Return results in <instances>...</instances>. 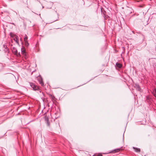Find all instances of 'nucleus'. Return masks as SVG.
I'll return each instance as SVG.
<instances>
[{
    "label": "nucleus",
    "instance_id": "1",
    "mask_svg": "<svg viewBox=\"0 0 156 156\" xmlns=\"http://www.w3.org/2000/svg\"><path fill=\"white\" fill-rule=\"evenodd\" d=\"M30 84L31 87L33 88L34 90H38L40 92H41V90L39 88L38 86L35 84L34 83L32 82L29 83Z\"/></svg>",
    "mask_w": 156,
    "mask_h": 156
},
{
    "label": "nucleus",
    "instance_id": "2",
    "mask_svg": "<svg viewBox=\"0 0 156 156\" xmlns=\"http://www.w3.org/2000/svg\"><path fill=\"white\" fill-rule=\"evenodd\" d=\"M37 79L40 84L41 85V86H44V83L43 81V79L41 76L40 75H39L37 77Z\"/></svg>",
    "mask_w": 156,
    "mask_h": 156
},
{
    "label": "nucleus",
    "instance_id": "3",
    "mask_svg": "<svg viewBox=\"0 0 156 156\" xmlns=\"http://www.w3.org/2000/svg\"><path fill=\"white\" fill-rule=\"evenodd\" d=\"M12 51L15 55L17 56H20V53L18 52L17 50L15 47H13Z\"/></svg>",
    "mask_w": 156,
    "mask_h": 156
},
{
    "label": "nucleus",
    "instance_id": "4",
    "mask_svg": "<svg viewBox=\"0 0 156 156\" xmlns=\"http://www.w3.org/2000/svg\"><path fill=\"white\" fill-rule=\"evenodd\" d=\"M152 101V99L150 96H147L146 97V101L149 104H150Z\"/></svg>",
    "mask_w": 156,
    "mask_h": 156
},
{
    "label": "nucleus",
    "instance_id": "5",
    "mask_svg": "<svg viewBox=\"0 0 156 156\" xmlns=\"http://www.w3.org/2000/svg\"><path fill=\"white\" fill-rule=\"evenodd\" d=\"M134 87L138 91L140 92H141L142 91V89L140 88L139 85L138 84H135L134 85Z\"/></svg>",
    "mask_w": 156,
    "mask_h": 156
},
{
    "label": "nucleus",
    "instance_id": "6",
    "mask_svg": "<svg viewBox=\"0 0 156 156\" xmlns=\"http://www.w3.org/2000/svg\"><path fill=\"white\" fill-rule=\"evenodd\" d=\"M3 47L4 48V52L5 53H8L9 52V49L7 48V46L6 45H3Z\"/></svg>",
    "mask_w": 156,
    "mask_h": 156
},
{
    "label": "nucleus",
    "instance_id": "7",
    "mask_svg": "<svg viewBox=\"0 0 156 156\" xmlns=\"http://www.w3.org/2000/svg\"><path fill=\"white\" fill-rule=\"evenodd\" d=\"M15 37L13 38L14 40L16 42L17 44H19L18 37L17 35H14Z\"/></svg>",
    "mask_w": 156,
    "mask_h": 156
},
{
    "label": "nucleus",
    "instance_id": "8",
    "mask_svg": "<svg viewBox=\"0 0 156 156\" xmlns=\"http://www.w3.org/2000/svg\"><path fill=\"white\" fill-rule=\"evenodd\" d=\"M133 148L135 152H140V149L139 148H138L135 147H133Z\"/></svg>",
    "mask_w": 156,
    "mask_h": 156
},
{
    "label": "nucleus",
    "instance_id": "9",
    "mask_svg": "<svg viewBox=\"0 0 156 156\" xmlns=\"http://www.w3.org/2000/svg\"><path fill=\"white\" fill-rule=\"evenodd\" d=\"M21 51L22 54L24 56H26V52L24 48H21Z\"/></svg>",
    "mask_w": 156,
    "mask_h": 156
},
{
    "label": "nucleus",
    "instance_id": "10",
    "mask_svg": "<svg viewBox=\"0 0 156 156\" xmlns=\"http://www.w3.org/2000/svg\"><path fill=\"white\" fill-rule=\"evenodd\" d=\"M120 148L116 149H115L112 151L110 152V153H111V152L115 153V152H118L120 151Z\"/></svg>",
    "mask_w": 156,
    "mask_h": 156
},
{
    "label": "nucleus",
    "instance_id": "11",
    "mask_svg": "<svg viewBox=\"0 0 156 156\" xmlns=\"http://www.w3.org/2000/svg\"><path fill=\"white\" fill-rule=\"evenodd\" d=\"M116 66L119 68H120L122 67V65L120 63L117 62L116 64Z\"/></svg>",
    "mask_w": 156,
    "mask_h": 156
},
{
    "label": "nucleus",
    "instance_id": "12",
    "mask_svg": "<svg viewBox=\"0 0 156 156\" xmlns=\"http://www.w3.org/2000/svg\"><path fill=\"white\" fill-rule=\"evenodd\" d=\"M45 120L46 121L47 126H49L50 124V122L49 121L48 119L47 118L45 119Z\"/></svg>",
    "mask_w": 156,
    "mask_h": 156
},
{
    "label": "nucleus",
    "instance_id": "13",
    "mask_svg": "<svg viewBox=\"0 0 156 156\" xmlns=\"http://www.w3.org/2000/svg\"><path fill=\"white\" fill-rule=\"evenodd\" d=\"M153 94L154 97L156 98V87L154 88V90H153Z\"/></svg>",
    "mask_w": 156,
    "mask_h": 156
},
{
    "label": "nucleus",
    "instance_id": "14",
    "mask_svg": "<svg viewBox=\"0 0 156 156\" xmlns=\"http://www.w3.org/2000/svg\"><path fill=\"white\" fill-rule=\"evenodd\" d=\"M101 12L102 14H103L104 15H105L106 12L105 11L103 10V9L102 8L101 9Z\"/></svg>",
    "mask_w": 156,
    "mask_h": 156
},
{
    "label": "nucleus",
    "instance_id": "15",
    "mask_svg": "<svg viewBox=\"0 0 156 156\" xmlns=\"http://www.w3.org/2000/svg\"><path fill=\"white\" fill-rule=\"evenodd\" d=\"M140 37H141L143 38L142 41V42H143L145 39V37L144 35L141 34H140Z\"/></svg>",
    "mask_w": 156,
    "mask_h": 156
},
{
    "label": "nucleus",
    "instance_id": "16",
    "mask_svg": "<svg viewBox=\"0 0 156 156\" xmlns=\"http://www.w3.org/2000/svg\"><path fill=\"white\" fill-rule=\"evenodd\" d=\"M10 35L11 37H12L13 38L15 37L14 35H16L14 34L12 32H10Z\"/></svg>",
    "mask_w": 156,
    "mask_h": 156
},
{
    "label": "nucleus",
    "instance_id": "17",
    "mask_svg": "<svg viewBox=\"0 0 156 156\" xmlns=\"http://www.w3.org/2000/svg\"><path fill=\"white\" fill-rule=\"evenodd\" d=\"M27 35H25V37L24 38V41H25V42H26V41H27Z\"/></svg>",
    "mask_w": 156,
    "mask_h": 156
},
{
    "label": "nucleus",
    "instance_id": "18",
    "mask_svg": "<svg viewBox=\"0 0 156 156\" xmlns=\"http://www.w3.org/2000/svg\"><path fill=\"white\" fill-rule=\"evenodd\" d=\"M152 66L154 68H156V63L155 62H153Z\"/></svg>",
    "mask_w": 156,
    "mask_h": 156
},
{
    "label": "nucleus",
    "instance_id": "19",
    "mask_svg": "<svg viewBox=\"0 0 156 156\" xmlns=\"http://www.w3.org/2000/svg\"><path fill=\"white\" fill-rule=\"evenodd\" d=\"M156 46H154L153 49L152 51L153 52H154L155 51H156Z\"/></svg>",
    "mask_w": 156,
    "mask_h": 156
},
{
    "label": "nucleus",
    "instance_id": "20",
    "mask_svg": "<svg viewBox=\"0 0 156 156\" xmlns=\"http://www.w3.org/2000/svg\"><path fill=\"white\" fill-rule=\"evenodd\" d=\"M147 44L146 42L144 43L143 44H144L143 47L144 48L146 46Z\"/></svg>",
    "mask_w": 156,
    "mask_h": 156
},
{
    "label": "nucleus",
    "instance_id": "21",
    "mask_svg": "<svg viewBox=\"0 0 156 156\" xmlns=\"http://www.w3.org/2000/svg\"><path fill=\"white\" fill-rule=\"evenodd\" d=\"M26 45L28 46L29 45V43H28L27 41H26V42H25Z\"/></svg>",
    "mask_w": 156,
    "mask_h": 156
},
{
    "label": "nucleus",
    "instance_id": "22",
    "mask_svg": "<svg viewBox=\"0 0 156 156\" xmlns=\"http://www.w3.org/2000/svg\"><path fill=\"white\" fill-rule=\"evenodd\" d=\"M97 156H102V155L101 154H99L97 155Z\"/></svg>",
    "mask_w": 156,
    "mask_h": 156
},
{
    "label": "nucleus",
    "instance_id": "23",
    "mask_svg": "<svg viewBox=\"0 0 156 156\" xmlns=\"http://www.w3.org/2000/svg\"><path fill=\"white\" fill-rule=\"evenodd\" d=\"M11 24H12L13 25H15V24L14 23H11Z\"/></svg>",
    "mask_w": 156,
    "mask_h": 156
},
{
    "label": "nucleus",
    "instance_id": "24",
    "mask_svg": "<svg viewBox=\"0 0 156 156\" xmlns=\"http://www.w3.org/2000/svg\"><path fill=\"white\" fill-rule=\"evenodd\" d=\"M123 139L124 140V134L123 135Z\"/></svg>",
    "mask_w": 156,
    "mask_h": 156
},
{
    "label": "nucleus",
    "instance_id": "25",
    "mask_svg": "<svg viewBox=\"0 0 156 156\" xmlns=\"http://www.w3.org/2000/svg\"><path fill=\"white\" fill-rule=\"evenodd\" d=\"M55 20V21H54V22L55 21H56V20Z\"/></svg>",
    "mask_w": 156,
    "mask_h": 156
}]
</instances>
